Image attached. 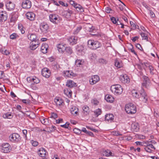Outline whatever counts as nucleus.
Listing matches in <instances>:
<instances>
[{"mask_svg":"<svg viewBox=\"0 0 159 159\" xmlns=\"http://www.w3.org/2000/svg\"><path fill=\"white\" fill-rule=\"evenodd\" d=\"M125 110L126 112L129 114H134L136 111L135 106L131 103H129L125 105Z\"/></svg>","mask_w":159,"mask_h":159,"instance_id":"nucleus-1","label":"nucleus"},{"mask_svg":"<svg viewBox=\"0 0 159 159\" xmlns=\"http://www.w3.org/2000/svg\"><path fill=\"white\" fill-rule=\"evenodd\" d=\"M111 90L115 95L120 94L123 92L122 88L119 84L113 85L111 86Z\"/></svg>","mask_w":159,"mask_h":159,"instance_id":"nucleus-2","label":"nucleus"},{"mask_svg":"<svg viewBox=\"0 0 159 159\" xmlns=\"http://www.w3.org/2000/svg\"><path fill=\"white\" fill-rule=\"evenodd\" d=\"M9 140L12 143H16L19 142L21 139L20 136L17 133H13L11 134L9 137Z\"/></svg>","mask_w":159,"mask_h":159,"instance_id":"nucleus-3","label":"nucleus"},{"mask_svg":"<svg viewBox=\"0 0 159 159\" xmlns=\"http://www.w3.org/2000/svg\"><path fill=\"white\" fill-rule=\"evenodd\" d=\"M1 151L5 153H7L10 152L11 150V146L8 143H4L1 145Z\"/></svg>","mask_w":159,"mask_h":159,"instance_id":"nucleus-4","label":"nucleus"},{"mask_svg":"<svg viewBox=\"0 0 159 159\" xmlns=\"http://www.w3.org/2000/svg\"><path fill=\"white\" fill-rule=\"evenodd\" d=\"M143 82L142 83V87L148 89L150 85V81L149 78L145 75H143Z\"/></svg>","mask_w":159,"mask_h":159,"instance_id":"nucleus-5","label":"nucleus"},{"mask_svg":"<svg viewBox=\"0 0 159 159\" xmlns=\"http://www.w3.org/2000/svg\"><path fill=\"white\" fill-rule=\"evenodd\" d=\"M40 29L42 32L43 33H46L49 28V26L47 23L43 22L39 25Z\"/></svg>","mask_w":159,"mask_h":159,"instance_id":"nucleus-6","label":"nucleus"},{"mask_svg":"<svg viewBox=\"0 0 159 159\" xmlns=\"http://www.w3.org/2000/svg\"><path fill=\"white\" fill-rule=\"evenodd\" d=\"M50 21L54 24L58 23L59 21V16L55 14H51L49 16Z\"/></svg>","mask_w":159,"mask_h":159,"instance_id":"nucleus-7","label":"nucleus"},{"mask_svg":"<svg viewBox=\"0 0 159 159\" xmlns=\"http://www.w3.org/2000/svg\"><path fill=\"white\" fill-rule=\"evenodd\" d=\"M63 75L65 77L72 78L76 76V74L73 73L71 70L64 71L63 73Z\"/></svg>","mask_w":159,"mask_h":159,"instance_id":"nucleus-8","label":"nucleus"},{"mask_svg":"<svg viewBox=\"0 0 159 159\" xmlns=\"http://www.w3.org/2000/svg\"><path fill=\"white\" fill-rule=\"evenodd\" d=\"M31 5V2L30 0H23L22 7L23 8H30Z\"/></svg>","mask_w":159,"mask_h":159,"instance_id":"nucleus-9","label":"nucleus"},{"mask_svg":"<svg viewBox=\"0 0 159 159\" xmlns=\"http://www.w3.org/2000/svg\"><path fill=\"white\" fill-rule=\"evenodd\" d=\"M58 52L63 54L65 50L66 47V44L63 43H61L57 44L56 46Z\"/></svg>","mask_w":159,"mask_h":159,"instance_id":"nucleus-10","label":"nucleus"},{"mask_svg":"<svg viewBox=\"0 0 159 159\" xmlns=\"http://www.w3.org/2000/svg\"><path fill=\"white\" fill-rule=\"evenodd\" d=\"M77 53L78 55L82 56L85 53L84 47L82 45H77L76 48Z\"/></svg>","mask_w":159,"mask_h":159,"instance_id":"nucleus-11","label":"nucleus"},{"mask_svg":"<svg viewBox=\"0 0 159 159\" xmlns=\"http://www.w3.org/2000/svg\"><path fill=\"white\" fill-rule=\"evenodd\" d=\"M41 73L42 75L46 78H48L51 75L50 70L47 68L43 69Z\"/></svg>","mask_w":159,"mask_h":159,"instance_id":"nucleus-12","label":"nucleus"},{"mask_svg":"<svg viewBox=\"0 0 159 159\" xmlns=\"http://www.w3.org/2000/svg\"><path fill=\"white\" fill-rule=\"evenodd\" d=\"M120 79L121 81L124 84L129 83L130 82V79L126 74L121 75Z\"/></svg>","mask_w":159,"mask_h":159,"instance_id":"nucleus-13","label":"nucleus"},{"mask_svg":"<svg viewBox=\"0 0 159 159\" xmlns=\"http://www.w3.org/2000/svg\"><path fill=\"white\" fill-rule=\"evenodd\" d=\"M144 149L146 152H152V151L156 149L152 144L148 143Z\"/></svg>","mask_w":159,"mask_h":159,"instance_id":"nucleus-14","label":"nucleus"},{"mask_svg":"<svg viewBox=\"0 0 159 159\" xmlns=\"http://www.w3.org/2000/svg\"><path fill=\"white\" fill-rule=\"evenodd\" d=\"M100 80V78L98 75L92 76L89 80L90 84L93 85L97 83Z\"/></svg>","mask_w":159,"mask_h":159,"instance_id":"nucleus-15","label":"nucleus"},{"mask_svg":"<svg viewBox=\"0 0 159 159\" xmlns=\"http://www.w3.org/2000/svg\"><path fill=\"white\" fill-rule=\"evenodd\" d=\"M140 98H141V100L143 102H146L147 101L146 94L143 89L141 90Z\"/></svg>","mask_w":159,"mask_h":159,"instance_id":"nucleus-16","label":"nucleus"},{"mask_svg":"<svg viewBox=\"0 0 159 159\" xmlns=\"http://www.w3.org/2000/svg\"><path fill=\"white\" fill-rule=\"evenodd\" d=\"M25 15L27 18L30 20H34L35 18V15L33 12H27Z\"/></svg>","mask_w":159,"mask_h":159,"instance_id":"nucleus-17","label":"nucleus"},{"mask_svg":"<svg viewBox=\"0 0 159 159\" xmlns=\"http://www.w3.org/2000/svg\"><path fill=\"white\" fill-rule=\"evenodd\" d=\"M77 37L75 36L70 37L68 39V40L70 45H74L77 43Z\"/></svg>","mask_w":159,"mask_h":159,"instance_id":"nucleus-18","label":"nucleus"},{"mask_svg":"<svg viewBox=\"0 0 159 159\" xmlns=\"http://www.w3.org/2000/svg\"><path fill=\"white\" fill-rule=\"evenodd\" d=\"M7 14L5 11H2L0 13V22H2L7 20Z\"/></svg>","mask_w":159,"mask_h":159,"instance_id":"nucleus-19","label":"nucleus"},{"mask_svg":"<svg viewBox=\"0 0 159 159\" xmlns=\"http://www.w3.org/2000/svg\"><path fill=\"white\" fill-rule=\"evenodd\" d=\"M47 152L45 148H40L38 151L39 156L41 157H44L47 154Z\"/></svg>","mask_w":159,"mask_h":159,"instance_id":"nucleus-20","label":"nucleus"},{"mask_svg":"<svg viewBox=\"0 0 159 159\" xmlns=\"http://www.w3.org/2000/svg\"><path fill=\"white\" fill-rule=\"evenodd\" d=\"M114 116L111 114H107L105 116V120L109 122H111L114 120Z\"/></svg>","mask_w":159,"mask_h":159,"instance_id":"nucleus-21","label":"nucleus"},{"mask_svg":"<svg viewBox=\"0 0 159 159\" xmlns=\"http://www.w3.org/2000/svg\"><path fill=\"white\" fill-rule=\"evenodd\" d=\"M7 9L8 11H11L14 9L15 7V5L11 1H9L6 4Z\"/></svg>","mask_w":159,"mask_h":159,"instance_id":"nucleus-22","label":"nucleus"},{"mask_svg":"<svg viewBox=\"0 0 159 159\" xmlns=\"http://www.w3.org/2000/svg\"><path fill=\"white\" fill-rule=\"evenodd\" d=\"M28 39L32 42H36V41H39L37 39L36 36L35 34H30L28 35Z\"/></svg>","mask_w":159,"mask_h":159,"instance_id":"nucleus-23","label":"nucleus"},{"mask_svg":"<svg viewBox=\"0 0 159 159\" xmlns=\"http://www.w3.org/2000/svg\"><path fill=\"white\" fill-rule=\"evenodd\" d=\"M101 46L102 44L101 43L97 41H94L91 49L93 50H95L97 48L101 47Z\"/></svg>","mask_w":159,"mask_h":159,"instance_id":"nucleus-24","label":"nucleus"},{"mask_svg":"<svg viewBox=\"0 0 159 159\" xmlns=\"http://www.w3.org/2000/svg\"><path fill=\"white\" fill-rule=\"evenodd\" d=\"M102 154L103 156L106 157L113 156L114 154L110 150H107L103 151Z\"/></svg>","mask_w":159,"mask_h":159,"instance_id":"nucleus-25","label":"nucleus"},{"mask_svg":"<svg viewBox=\"0 0 159 159\" xmlns=\"http://www.w3.org/2000/svg\"><path fill=\"white\" fill-rule=\"evenodd\" d=\"M48 47V46L47 44H43L41 48V50L42 52L43 53H46L47 52Z\"/></svg>","mask_w":159,"mask_h":159,"instance_id":"nucleus-26","label":"nucleus"},{"mask_svg":"<svg viewBox=\"0 0 159 159\" xmlns=\"http://www.w3.org/2000/svg\"><path fill=\"white\" fill-rule=\"evenodd\" d=\"M75 85L76 83L71 80H68L66 84V86L70 88H71L76 86Z\"/></svg>","mask_w":159,"mask_h":159,"instance_id":"nucleus-27","label":"nucleus"},{"mask_svg":"<svg viewBox=\"0 0 159 159\" xmlns=\"http://www.w3.org/2000/svg\"><path fill=\"white\" fill-rule=\"evenodd\" d=\"M74 7H75L78 11H79L81 12H82L84 11L83 8L79 4L75 3V4L74 5Z\"/></svg>","mask_w":159,"mask_h":159,"instance_id":"nucleus-28","label":"nucleus"},{"mask_svg":"<svg viewBox=\"0 0 159 159\" xmlns=\"http://www.w3.org/2000/svg\"><path fill=\"white\" fill-rule=\"evenodd\" d=\"M115 65L118 68H120L123 66L121 61L117 59L115 60Z\"/></svg>","mask_w":159,"mask_h":159,"instance_id":"nucleus-29","label":"nucleus"},{"mask_svg":"<svg viewBox=\"0 0 159 159\" xmlns=\"http://www.w3.org/2000/svg\"><path fill=\"white\" fill-rule=\"evenodd\" d=\"M105 99L107 101L112 102L114 101V98L112 96L109 95H107L105 97Z\"/></svg>","mask_w":159,"mask_h":159,"instance_id":"nucleus-30","label":"nucleus"},{"mask_svg":"<svg viewBox=\"0 0 159 159\" xmlns=\"http://www.w3.org/2000/svg\"><path fill=\"white\" fill-rule=\"evenodd\" d=\"M47 132L51 133L53 132L56 129V127L54 125H52L51 127H49L47 128Z\"/></svg>","mask_w":159,"mask_h":159,"instance_id":"nucleus-31","label":"nucleus"},{"mask_svg":"<svg viewBox=\"0 0 159 159\" xmlns=\"http://www.w3.org/2000/svg\"><path fill=\"white\" fill-rule=\"evenodd\" d=\"M54 102L57 105L60 106L62 105V103H63V101L61 98H57L54 99Z\"/></svg>","mask_w":159,"mask_h":159,"instance_id":"nucleus-32","label":"nucleus"},{"mask_svg":"<svg viewBox=\"0 0 159 159\" xmlns=\"http://www.w3.org/2000/svg\"><path fill=\"white\" fill-rule=\"evenodd\" d=\"M35 43H32L30 46V49L33 50H35L38 47L37 46L39 45V42L36 41V42H35Z\"/></svg>","mask_w":159,"mask_h":159,"instance_id":"nucleus-33","label":"nucleus"},{"mask_svg":"<svg viewBox=\"0 0 159 159\" xmlns=\"http://www.w3.org/2000/svg\"><path fill=\"white\" fill-rule=\"evenodd\" d=\"M64 93L68 97L70 98L71 97L72 92L69 89H65Z\"/></svg>","mask_w":159,"mask_h":159,"instance_id":"nucleus-34","label":"nucleus"},{"mask_svg":"<svg viewBox=\"0 0 159 159\" xmlns=\"http://www.w3.org/2000/svg\"><path fill=\"white\" fill-rule=\"evenodd\" d=\"M65 51L66 53L69 55L71 54L73 52L72 48L70 47H66Z\"/></svg>","mask_w":159,"mask_h":159,"instance_id":"nucleus-35","label":"nucleus"},{"mask_svg":"<svg viewBox=\"0 0 159 159\" xmlns=\"http://www.w3.org/2000/svg\"><path fill=\"white\" fill-rule=\"evenodd\" d=\"M132 93L133 96L137 98H139V93L137 91L135 90H133L132 91Z\"/></svg>","mask_w":159,"mask_h":159,"instance_id":"nucleus-36","label":"nucleus"},{"mask_svg":"<svg viewBox=\"0 0 159 159\" xmlns=\"http://www.w3.org/2000/svg\"><path fill=\"white\" fill-rule=\"evenodd\" d=\"M83 109L84 113H85L86 115L89 114V107L87 106H84L83 107Z\"/></svg>","mask_w":159,"mask_h":159,"instance_id":"nucleus-37","label":"nucleus"},{"mask_svg":"<svg viewBox=\"0 0 159 159\" xmlns=\"http://www.w3.org/2000/svg\"><path fill=\"white\" fill-rule=\"evenodd\" d=\"M98 62L101 64H106L107 61L103 58H100L98 59Z\"/></svg>","mask_w":159,"mask_h":159,"instance_id":"nucleus-38","label":"nucleus"},{"mask_svg":"<svg viewBox=\"0 0 159 159\" xmlns=\"http://www.w3.org/2000/svg\"><path fill=\"white\" fill-rule=\"evenodd\" d=\"M101 110L99 108H98L94 111V113L96 117L98 116L99 115L101 114Z\"/></svg>","mask_w":159,"mask_h":159,"instance_id":"nucleus-39","label":"nucleus"},{"mask_svg":"<svg viewBox=\"0 0 159 159\" xmlns=\"http://www.w3.org/2000/svg\"><path fill=\"white\" fill-rule=\"evenodd\" d=\"M94 41V40H89L88 41V46L91 49H92Z\"/></svg>","mask_w":159,"mask_h":159,"instance_id":"nucleus-40","label":"nucleus"},{"mask_svg":"<svg viewBox=\"0 0 159 159\" xmlns=\"http://www.w3.org/2000/svg\"><path fill=\"white\" fill-rule=\"evenodd\" d=\"M140 34L142 37V39L146 40L147 41H148V36L145 33L141 32Z\"/></svg>","mask_w":159,"mask_h":159,"instance_id":"nucleus-41","label":"nucleus"},{"mask_svg":"<svg viewBox=\"0 0 159 159\" xmlns=\"http://www.w3.org/2000/svg\"><path fill=\"white\" fill-rule=\"evenodd\" d=\"M3 117L5 118H11L12 117L11 114L7 113L3 116Z\"/></svg>","mask_w":159,"mask_h":159,"instance_id":"nucleus-42","label":"nucleus"},{"mask_svg":"<svg viewBox=\"0 0 159 159\" xmlns=\"http://www.w3.org/2000/svg\"><path fill=\"white\" fill-rule=\"evenodd\" d=\"M52 66L54 69L55 70L58 69L60 67L59 65L57 62H53L52 63Z\"/></svg>","mask_w":159,"mask_h":159,"instance_id":"nucleus-43","label":"nucleus"},{"mask_svg":"<svg viewBox=\"0 0 159 159\" xmlns=\"http://www.w3.org/2000/svg\"><path fill=\"white\" fill-rule=\"evenodd\" d=\"M18 37V35L14 33L10 35V38L12 39H14Z\"/></svg>","mask_w":159,"mask_h":159,"instance_id":"nucleus-44","label":"nucleus"},{"mask_svg":"<svg viewBox=\"0 0 159 159\" xmlns=\"http://www.w3.org/2000/svg\"><path fill=\"white\" fill-rule=\"evenodd\" d=\"M74 133L78 135L80 134L81 132V130L79 129L75 128L73 129Z\"/></svg>","mask_w":159,"mask_h":159,"instance_id":"nucleus-45","label":"nucleus"},{"mask_svg":"<svg viewBox=\"0 0 159 159\" xmlns=\"http://www.w3.org/2000/svg\"><path fill=\"white\" fill-rule=\"evenodd\" d=\"M18 28L22 34H23L25 33V31L24 30L23 27L21 24H19L18 25Z\"/></svg>","mask_w":159,"mask_h":159,"instance_id":"nucleus-46","label":"nucleus"},{"mask_svg":"<svg viewBox=\"0 0 159 159\" xmlns=\"http://www.w3.org/2000/svg\"><path fill=\"white\" fill-rule=\"evenodd\" d=\"M40 121L43 124L46 125L48 121V120L47 118H43L40 119Z\"/></svg>","mask_w":159,"mask_h":159,"instance_id":"nucleus-47","label":"nucleus"},{"mask_svg":"<svg viewBox=\"0 0 159 159\" xmlns=\"http://www.w3.org/2000/svg\"><path fill=\"white\" fill-rule=\"evenodd\" d=\"M40 82V80L38 78L36 77H34L33 80L32 81L33 83H34V84H37L39 83Z\"/></svg>","mask_w":159,"mask_h":159,"instance_id":"nucleus-48","label":"nucleus"},{"mask_svg":"<svg viewBox=\"0 0 159 159\" xmlns=\"http://www.w3.org/2000/svg\"><path fill=\"white\" fill-rule=\"evenodd\" d=\"M96 55L94 53H92L90 55V58L93 60H94L96 59Z\"/></svg>","mask_w":159,"mask_h":159,"instance_id":"nucleus-49","label":"nucleus"},{"mask_svg":"<svg viewBox=\"0 0 159 159\" xmlns=\"http://www.w3.org/2000/svg\"><path fill=\"white\" fill-rule=\"evenodd\" d=\"M31 143L32 145L34 147H36L39 144V143L36 141H34L33 140H31Z\"/></svg>","mask_w":159,"mask_h":159,"instance_id":"nucleus-50","label":"nucleus"},{"mask_svg":"<svg viewBox=\"0 0 159 159\" xmlns=\"http://www.w3.org/2000/svg\"><path fill=\"white\" fill-rule=\"evenodd\" d=\"M81 61L80 60L77 59L75 61V64L77 66H79L81 65Z\"/></svg>","mask_w":159,"mask_h":159,"instance_id":"nucleus-51","label":"nucleus"},{"mask_svg":"<svg viewBox=\"0 0 159 159\" xmlns=\"http://www.w3.org/2000/svg\"><path fill=\"white\" fill-rule=\"evenodd\" d=\"M82 29L81 27H78L76 30H75L74 32V34H77Z\"/></svg>","mask_w":159,"mask_h":159,"instance_id":"nucleus-52","label":"nucleus"},{"mask_svg":"<svg viewBox=\"0 0 159 159\" xmlns=\"http://www.w3.org/2000/svg\"><path fill=\"white\" fill-rule=\"evenodd\" d=\"M111 21L114 24H116L117 23V21L118 20V19H117L116 20V18L113 17H112L111 18Z\"/></svg>","mask_w":159,"mask_h":159,"instance_id":"nucleus-53","label":"nucleus"},{"mask_svg":"<svg viewBox=\"0 0 159 159\" xmlns=\"http://www.w3.org/2000/svg\"><path fill=\"white\" fill-rule=\"evenodd\" d=\"M130 45L132 47L130 49V50L131 51V52L133 53H134L135 55L137 57L139 58V57H138V56L136 52H135L133 48V46L132 44H130Z\"/></svg>","mask_w":159,"mask_h":159,"instance_id":"nucleus-54","label":"nucleus"},{"mask_svg":"<svg viewBox=\"0 0 159 159\" xmlns=\"http://www.w3.org/2000/svg\"><path fill=\"white\" fill-rule=\"evenodd\" d=\"M34 79V77H28L27 78V80L29 82H32Z\"/></svg>","mask_w":159,"mask_h":159,"instance_id":"nucleus-55","label":"nucleus"},{"mask_svg":"<svg viewBox=\"0 0 159 159\" xmlns=\"http://www.w3.org/2000/svg\"><path fill=\"white\" fill-rule=\"evenodd\" d=\"M78 109L76 108L75 106H72L71 108H70V112L72 114V113L74 112L75 110L76 109Z\"/></svg>","mask_w":159,"mask_h":159,"instance_id":"nucleus-56","label":"nucleus"},{"mask_svg":"<svg viewBox=\"0 0 159 159\" xmlns=\"http://www.w3.org/2000/svg\"><path fill=\"white\" fill-rule=\"evenodd\" d=\"M57 117V115L55 113H52L51 116V118H53L54 119H55Z\"/></svg>","mask_w":159,"mask_h":159,"instance_id":"nucleus-57","label":"nucleus"},{"mask_svg":"<svg viewBox=\"0 0 159 159\" xmlns=\"http://www.w3.org/2000/svg\"><path fill=\"white\" fill-rule=\"evenodd\" d=\"M2 52L3 54H5L6 55H8L10 54V52L7 49H5L4 51L2 50Z\"/></svg>","mask_w":159,"mask_h":159,"instance_id":"nucleus-58","label":"nucleus"},{"mask_svg":"<svg viewBox=\"0 0 159 159\" xmlns=\"http://www.w3.org/2000/svg\"><path fill=\"white\" fill-rule=\"evenodd\" d=\"M149 69L150 70V72L151 74H153V68L152 66H148Z\"/></svg>","mask_w":159,"mask_h":159,"instance_id":"nucleus-59","label":"nucleus"},{"mask_svg":"<svg viewBox=\"0 0 159 159\" xmlns=\"http://www.w3.org/2000/svg\"><path fill=\"white\" fill-rule=\"evenodd\" d=\"M69 123H68L67 122H66L65 124L63 125H61V127L66 128H68L69 127Z\"/></svg>","mask_w":159,"mask_h":159,"instance_id":"nucleus-60","label":"nucleus"},{"mask_svg":"<svg viewBox=\"0 0 159 159\" xmlns=\"http://www.w3.org/2000/svg\"><path fill=\"white\" fill-rule=\"evenodd\" d=\"M59 3L60 4L63 6L67 7L68 6V4L67 3H65L63 2L62 1H59Z\"/></svg>","mask_w":159,"mask_h":159,"instance_id":"nucleus-61","label":"nucleus"},{"mask_svg":"<svg viewBox=\"0 0 159 159\" xmlns=\"http://www.w3.org/2000/svg\"><path fill=\"white\" fill-rule=\"evenodd\" d=\"M148 142H140V145L141 146H144L146 147L147 144H148Z\"/></svg>","mask_w":159,"mask_h":159,"instance_id":"nucleus-62","label":"nucleus"},{"mask_svg":"<svg viewBox=\"0 0 159 159\" xmlns=\"http://www.w3.org/2000/svg\"><path fill=\"white\" fill-rule=\"evenodd\" d=\"M119 1L121 3V4L122 5L121 7H119V8L121 10H122L124 9V7H125V5L120 1L119 0Z\"/></svg>","mask_w":159,"mask_h":159,"instance_id":"nucleus-63","label":"nucleus"},{"mask_svg":"<svg viewBox=\"0 0 159 159\" xmlns=\"http://www.w3.org/2000/svg\"><path fill=\"white\" fill-rule=\"evenodd\" d=\"M130 149L131 150L134 149V150L136 152H139V148H134V147H131Z\"/></svg>","mask_w":159,"mask_h":159,"instance_id":"nucleus-64","label":"nucleus"}]
</instances>
